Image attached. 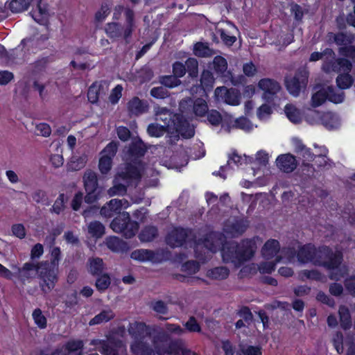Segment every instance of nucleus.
<instances>
[{"mask_svg": "<svg viewBox=\"0 0 355 355\" xmlns=\"http://www.w3.org/2000/svg\"><path fill=\"white\" fill-rule=\"evenodd\" d=\"M313 161L314 162V165L320 171L328 169L331 166L330 164L327 162V157L325 154L315 155Z\"/></svg>", "mask_w": 355, "mask_h": 355, "instance_id": "53", "label": "nucleus"}, {"mask_svg": "<svg viewBox=\"0 0 355 355\" xmlns=\"http://www.w3.org/2000/svg\"><path fill=\"white\" fill-rule=\"evenodd\" d=\"M158 236V229L154 225H146L139 232L138 237L141 242H150Z\"/></svg>", "mask_w": 355, "mask_h": 355, "instance_id": "28", "label": "nucleus"}, {"mask_svg": "<svg viewBox=\"0 0 355 355\" xmlns=\"http://www.w3.org/2000/svg\"><path fill=\"white\" fill-rule=\"evenodd\" d=\"M254 254L253 243L249 239L242 240L240 243L234 241H227L221 249L223 261L236 267L251 259Z\"/></svg>", "mask_w": 355, "mask_h": 355, "instance_id": "3", "label": "nucleus"}, {"mask_svg": "<svg viewBox=\"0 0 355 355\" xmlns=\"http://www.w3.org/2000/svg\"><path fill=\"white\" fill-rule=\"evenodd\" d=\"M159 83L165 88L173 89L181 84V80L173 75H164L159 77Z\"/></svg>", "mask_w": 355, "mask_h": 355, "instance_id": "38", "label": "nucleus"}, {"mask_svg": "<svg viewBox=\"0 0 355 355\" xmlns=\"http://www.w3.org/2000/svg\"><path fill=\"white\" fill-rule=\"evenodd\" d=\"M317 248L311 243H307L300 247L297 252L298 261L304 264L311 263L314 265Z\"/></svg>", "mask_w": 355, "mask_h": 355, "instance_id": "16", "label": "nucleus"}, {"mask_svg": "<svg viewBox=\"0 0 355 355\" xmlns=\"http://www.w3.org/2000/svg\"><path fill=\"white\" fill-rule=\"evenodd\" d=\"M248 225L243 220H239L225 226L224 230L227 234L232 237H238L242 235L247 230Z\"/></svg>", "mask_w": 355, "mask_h": 355, "instance_id": "25", "label": "nucleus"}, {"mask_svg": "<svg viewBox=\"0 0 355 355\" xmlns=\"http://www.w3.org/2000/svg\"><path fill=\"white\" fill-rule=\"evenodd\" d=\"M103 269L104 263L101 258L95 257L89 259V271L93 276L100 275Z\"/></svg>", "mask_w": 355, "mask_h": 355, "instance_id": "37", "label": "nucleus"}, {"mask_svg": "<svg viewBox=\"0 0 355 355\" xmlns=\"http://www.w3.org/2000/svg\"><path fill=\"white\" fill-rule=\"evenodd\" d=\"M175 114H176L170 112L167 108H162L156 113V120L162 121L164 123L162 125L166 126V128L171 131L172 126H174V116Z\"/></svg>", "mask_w": 355, "mask_h": 355, "instance_id": "24", "label": "nucleus"}, {"mask_svg": "<svg viewBox=\"0 0 355 355\" xmlns=\"http://www.w3.org/2000/svg\"><path fill=\"white\" fill-rule=\"evenodd\" d=\"M97 276L98 277L96 280L95 286L100 293H103L110 286L111 279L107 273L101 274Z\"/></svg>", "mask_w": 355, "mask_h": 355, "instance_id": "43", "label": "nucleus"}, {"mask_svg": "<svg viewBox=\"0 0 355 355\" xmlns=\"http://www.w3.org/2000/svg\"><path fill=\"white\" fill-rule=\"evenodd\" d=\"M110 13V4L107 2L102 3L101 8L95 13V21H103Z\"/></svg>", "mask_w": 355, "mask_h": 355, "instance_id": "51", "label": "nucleus"}, {"mask_svg": "<svg viewBox=\"0 0 355 355\" xmlns=\"http://www.w3.org/2000/svg\"><path fill=\"white\" fill-rule=\"evenodd\" d=\"M32 316L34 322L40 329H45L46 327L47 320L40 309H35L33 311Z\"/></svg>", "mask_w": 355, "mask_h": 355, "instance_id": "47", "label": "nucleus"}, {"mask_svg": "<svg viewBox=\"0 0 355 355\" xmlns=\"http://www.w3.org/2000/svg\"><path fill=\"white\" fill-rule=\"evenodd\" d=\"M354 78L350 73H338L336 82L338 87L340 89H347L354 83Z\"/></svg>", "mask_w": 355, "mask_h": 355, "instance_id": "35", "label": "nucleus"}, {"mask_svg": "<svg viewBox=\"0 0 355 355\" xmlns=\"http://www.w3.org/2000/svg\"><path fill=\"white\" fill-rule=\"evenodd\" d=\"M173 75L178 79L184 76L187 73L186 65L180 61H175L172 64Z\"/></svg>", "mask_w": 355, "mask_h": 355, "instance_id": "58", "label": "nucleus"}, {"mask_svg": "<svg viewBox=\"0 0 355 355\" xmlns=\"http://www.w3.org/2000/svg\"><path fill=\"white\" fill-rule=\"evenodd\" d=\"M131 350L135 355H155V347L152 348L150 345L144 340H135L130 346Z\"/></svg>", "mask_w": 355, "mask_h": 355, "instance_id": "22", "label": "nucleus"}, {"mask_svg": "<svg viewBox=\"0 0 355 355\" xmlns=\"http://www.w3.org/2000/svg\"><path fill=\"white\" fill-rule=\"evenodd\" d=\"M83 179L86 191L85 202L92 204L101 198L103 188L98 185L97 174L91 169L85 172Z\"/></svg>", "mask_w": 355, "mask_h": 355, "instance_id": "8", "label": "nucleus"}, {"mask_svg": "<svg viewBox=\"0 0 355 355\" xmlns=\"http://www.w3.org/2000/svg\"><path fill=\"white\" fill-rule=\"evenodd\" d=\"M148 327L141 322H135L130 323L128 326V333L135 340H144L146 336H150L147 332Z\"/></svg>", "mask_w": 355, "mask_h": 355, "instance_id": "19", "label": "nucleus"}, {"mask_svg": "<svg viewBox=\"0 0 355 355\" xmlns=\"http://www.w3.org/2000/svg\"><path fill=\"white\" fill-rule=\"evenodd\" d=\"M284 112L288 120L293 123L299 124L302 122L301 112L293 104H286L284 107Z\"/></svg>", "mask_w": 355, "mask_h": 355, "instance_id": "29", "label": "nucleus"}, {"mask_svg": "<svg viewBox=\"0 0 355 355\" xmlns=\"http://www.w3.org/2000/svg\"><path fill=\"white\" fill-rule=\"evenodd\" d=\"M129 113L131 115L139 116L146 113L149 109V105L146 101L141 100L137 96L130 99L127 105Z\"/></svg>", "mask_w": 355, "mask_h": 355, "instance_id": "18", "label": "nucleus"}, {"mask_svg": "<svg viewBox=\"0 0 355 355\" xmlns=\"http://www.w3.org/2000/svg\"><path fill=\"white\" fill-rule=\"evenodd\" d=\"M174 126H172L171 130H175L180 135L182 138L190 139L195 135V130L187 119L182 114H175Z\"/></svg>", "mask_w": 355, "mask_h": 355, "instance_id": "13", "label": "nucleus"}, {"mask_svg": "<svg viewBox=\"0 0 355 355\" xmlns=\"http://www.w3.org/2000/svg\"><path fill=\"white\" fill-rule=\"evenodd\" d=\"M136 28L135 13L133 9L127 8L125 10V23L109 22L105 25V31L110 39H123L129 43L132 33Z\"/></svg>", "mask_w": 355, "mask_h": 355, "instance_id": "4", "label": "nucleus"}, {"mask_svg": "<svg viewBox=\"0 0 355 355\" xmlns=\"http://www.w3.org/2000/svg\"><path fill=\"white\" fill-rule=\"evenodd\" d=\"M322 125L327 130L337 129L340 125L338 116L331 112L323 113L320 116Z\"/></svg>", "mask_w": 355, "mask_h": 355, "instance_id": "26", "label": "nucleus"}, {"mask_svg": "<svg viewBox=\"0 0 355 355\" xmlns=\"http://www.w3.org/2000/svg\"><path fill=\"white\" fill-rule=\"evenodd\" d=\"M107 248L114 252H123L127 250V243L116 236L110 237L107 239Z\"/></svg>", "mask_w": 355, "mask_h": 355, "instance_id": "30", "label": "nucleus"}, {"mask_svg": "<svg viewBox=\"0 0 355 355\" xmlns=\"http://www.w3.org/2000/svg\"><path fill=\"white\" fill-rule=\"evenodd\" d=\"M112 166V159L110 156H101L98 162V169L100 172L106 175L111 170Z\"/></svg>", "mask_w": 355, "mask_h": 355, "instance_id": "49", "label": "nucleus"}, {"mask_svg": "<svg viewBox=\"0 0 355 355\" xmlns=\"http://www.w3.org/2000/svg\"><path fill=\"white\" fill-rule=\"evenodd\" d=\"M230 270L225 266L215 267L207 271V277L212 279L223 280L228 277Z\"/></svg>", "mask_w": 355, "mask_h": 355, "instance_id": "34", "label": "nucleus"}, {"mask_svg": "<svg viewBox=\"0 0 355 355\" xmlns=\"http://www.w3.org/2000/svg\"><path fill=\"white\" fill-rule=\"evenodd\" d=\"M16 268L19 277L23 281L32 278L33 272H37L40 289L44 294L50 293L58 280V269L51 268L47 261L37 263L26 262L22 267L16 266Z\"/></svg>", "mask_w": 355, "mask_h": 355, "instance_id": "1", "label": "nucleus"}, {"mask_svg": "<svg viewBox=\"0 0 355 355\" xmlns=\"http://www.w3.org/2000/svg\"><path fill=\"white\" fill-rule=\"evenodd\" d=\"M33 0H12L8 8L13 13H19L27 10Z\"/></svg>", "mask_w": 355, "mask_h": 355, "instance_id": "36", "label": "nucleus"}, {"mask_svg": "<svg viewBox=\"0 0 355 355\" xmlns=\"http://www.w3.org/2000/svg\"><path fill=\"white\" fill-rule=\"evenodd\" d=\"M340 324L342 329L348 330L352 327V318L347 307L340 306L338 310Z\"/></svg>", "mask_w": 355, "mask_h": 355, "instance_id": "32", "label": "nucleus"}, {"mask_svg": "<svg viewBox=\"0 0 355 355\" xmlns=\"http://www.w3.org/2000/svg\"><path fill=\"white\" fill-rule=\"evenodd\" d=\"M215 95L224 98L225 102L231 105H238L240 103V92L235 89H227L225 87H218L215 89Z\"/></svg>", "mask_w": 355, "mask_h": 355, "instance_id": "14", "label": "nucleus"}, {"mask_svg": "<svg viewBox=\"0 0 355 355\" xmlns=\"http://www.w3.org/2000/svg\"><path fill=\"white\" fill-rule=\"evenodd\" d=\"M281 257L277 256L274 261L261 262L259 266V270L261 274H271L275 271L276 264L280 261Z\"/></svg>", "mask_w": 355, "mask_h": 355, "instance_id": "45", "label": "nucleus"}, {"mask_svg": "<svg viewBox=\"0 0 355 355\" xmlns=\"http://www.w3.org/2000/svg\"><path fill=\"white\" fill-rule=\"evenodd\" d=\"M277 166L283 172L289 173L297 166L296 157L291 153L282 154L276 159Z\"/></svg>", "mask_w": 355, "mask_h": 355, "instance_id": "15", "label": "nucleus"}, {"mask_svg": "<svg viewBox=\"0 0 355 355\" xmlns=\"http://www.w3.org/2000/svg\"><path fill=\"white\" fill-rule=\"evenodd\" d=\"M300 278L304 281L305 279L320 281L322 278V274L317 270H303L300 272Z\"/></svg>", "mask_w": 355, "mask_h": 355, "instance_id": "52", "label": "nucleus"}, {"mask_svg": "<svg viewBox=\"0 0 355 355\" xmlns=\"http://www.w3.org/2000/svg\"><path fill=\"white\" fill-rule=\"evenodd\" d=\"M61 259V250L60 247H54L51 250V261L49 266L51 268L58 269L59 261Z\"/></svg>", "mask_w": 355, "mask_h": 355, "instance_id": "57", "label": "nucleus"}, {"mask_svg": "<svg viewBox=\"0 0 355 355\" xmlns=\"http://www.w3.org/2000/svg\"><path fill=\"white\" fill-rule=\"evenodd\" d=\"M99 89L95 84H92L88 89L87 98L88 101L92 103H96L99 98Z\"/></svg>", "mask_w": 355, "mask_h": 355, "instance_id": "63", "label": "nucleus"}, {"mask_svg": "<svg viewBox=\"0 0 355 355\" xmlns=\"http://www.w3.org/2000/svg\"><path fill=\"white\" fill-rule=\"evenodd\" d=\"M196 239L193 231L190 228L175 227L166 236L165 241L168 245L172 248L182 247L187 242Z\"/></svg>", "mask_w": 355, "mask_h": 355, "instance_id": "9", "label": "nucleus"}, {"mask_svg": "<svg viewBox=\"0 0 355 355\" xmlns=\"http://www.w3.org/2000/svg\"><path fill=\"white\" fill-rule=\"evenodd\" d=\"M182 270L191 274L197 272L199 270V264L196 261H187L182 266Z\"/></svg>", "mask_w": 355, "mask_h": 355, "instance_id": "64", "label": "nucleus"}, {"mask_svg": "<svg viewBox=\"0 0 355 355\" xmlns=\"http://www.w3.org/2000/svg\"><path fill=\"white\" fill-rule=\"evenodd\" d=\"M329 40L333 38L334 42L338 46V52L340 56L350 57L355 61V35L351 33L339 31L338 33H329Z\"/></svg>", "mask_w": 355, "mask_h": 355, "instance_id": "6", "label": "nucleus"}, {"mask_svg": "<svg viewBox=\"0 0 355 355\" xmlns=\"http://www.w3.org/2000/svg\"><path fill=\"white\" fill-rule=\"evenodd\" d=\"M166 132H170L166 126L159 125L156 123H150L147 128L148 134L153 137H160L164 135Z\"/></svg>", "mask_w": 355, "mask_h": 355, "instance_id": "42", "label": "nucleus"}, {"mask_svg": "<svg viewBox=\"0 0 355 355\" xmlns=\"http://www.w3.org/2000/svg\"><path fill=\"white\" fill-rule=\"evenodd\" d=\"M214 78L212 73L209 70H204L201 74L200 83L205 87H212Z\"/></svg>", "mask_w": 355, "mask_h": 355, "instance_id": "60", "label": "nucleus"}, {"mask_svg": "<svg viewBox=\"0 0 355 355\" xmlns=\"http://www.w3.org/2000/svg\"><path fill=\"white\" fill-rule=\"evenodd\" d=\"M184 327L189 332H198L200 333L202 331L200 324L194 316H191L187 322L184 324Z\"/></svg>", "mask_w": 355, "mask_h": 355, "instance_id": "61", "label": "nucleus"}, {"mask_svg": "<svg viewBox=\"0 0 355 355\" xmlns=\"http://www.w3.org/2000/svg\"><path fill=\"white\" fill-rule=\"evenodd\" d=\"M88 232L93 237L98 239L105 234V227L99 221H92L88 225Z\"/></svg>", "mask_w": 355, "mask_h": 355, "instance_id": "40", "label": "nucleus"}, {"mask_svg": "<svg viewBox=\"0 0 355 355\" xmlns=\"http://www.w3.org/2000/svg\"><path fill=\"white\" fill-rule=\"evenodd\" d=\"M152 343L158 355H187L189 352L183 348L179 340H171L169 334L164 331H158L153 336Z\"/></svg>", "mask_w": 355, "mask_h": 355, "instance_id": "5", "label": "nucleus"}, {"mask_svg": "<svg viewBox=\"0 0 355 355\" xmlns=\"http://www.w3.org/2000/svg\"><path fill=\"white\" fill-rule=\"evenodd\" d=\"M343 261V254L341 251H334L329 246L321 245L317 248L314 266L331 270L329 279L337 282L345 275V272H343L340 268Z\"/></svg>", "mask_w": 355, "mask_h": 355, "instance_id": "2", "label": "nucleus"}, {"mask_svg": "<svg viewBox=\"0 0 355 355\" xmlns=\"http://www.w3.org/2000/svg\"><path fill=\"white\" fill-rule=\"evenodd\" d=\"M207 119L209 123L214 126L219 125L223 120L221 114L216 110L207 111Z\"/></svg>", "mask_w": 355, "mask_h": 355, "instance_id": "54", "label": "nucleus"}, {"mask_svg": "<svg viewBox=\"0 0 355 355\" xmlns=\"http://www.w3.org/2000/svg\"><path fill=\"white\" fill-rule=\"evenodd\" d=\"M193 53L200 58H208L214 55V51L207 43L198 42L194 44Z\"/></svg>", "mask_w": 355, "mask_h": 355, "instance_id": "31", "label": "nucleus"}, {"mask_svg": "<svg viewBox=\"0 0 355 355\" xmlns=\"http://www.w3.org/2000/svg\"><path fill=\"white\" fill-rule=\"evenodd\" d=\"M155 257L153 250L148 249H139L133 251L131 258L140 261H153Z\"/></svg>", "mask_w": 355, "mask_h": 355, "instance_id": "33", "label": "nucleus"}, {"mask_svg": "<svg viewBox=\"0 0 355 355\" xmlns=\"http://www.w3.org/2000/svg\"><path fill=\"white\" fill-rule=\"evenodd\" d=\"M115 317L114 313L111 309L101 311L89 322V326H94L107 322Z\"/></svg>", "mask_w": 355, "mask_h": 355, "instance_id": "27", "label": "nucleus"}, {"mask_svg": "<svg viewBox=\"0 0 355 355\" xmlns=\"http://www.w3.org/2000/svg\"><path fill=\"white\" fill-rule=\"evenodd\" d=\"M309 74L305 71H297L293 77L285 79V86L288 93L294 97L300 95L308 83Z\"/></svg>", "mask_w": 355, "mask_h": 355, "instance_id": "11", "label": "nucleus"}, {"mask_svg": "<svg viewBox=\"0 0 355 355\" xmlns=\"http://www.w3.org/2000/svg\"><path fill=\"white\" fill-rule=\"evenodd\" d=\"M49 62L50 58L49 56L42 57L41 58L37 59L32 64L34 71L42 72L44 71Z\"/></svg>", "mask_w": 355, "mask_h": 355, "instance_id": "59", "label": "nucleus"}, {"mask_svg": "<svg viewBox=\"0 0 355 355\" xmlns=\"http://www.w3.org/2000/svg\"><path fill=\"white\" fill-rule=\"evenodd\" d=\"M193 111L196 116H204L208 111L207 103L201 98H198L193 103Z\"/></svg>", "mask_w": 355, "mask_h": 355, "instance_id": "46", "label": "nucleus"}, {"mask_svg": "<svg viewBox=\"0 0 355 355\" xmlns=\"http://www.w3.org/2000/svg\"><path fill=\"white\" fill-rule=\"evenodd\" d=\"M117 175L127 183H130L133 180H139L141 178L138 168L130 163L127 164L123 171L118 173Z\"/></svg>", "mask_w": 355, "mask_h": 355, "instance_id": "20", "label": "nucleus"}, {"mask_svg": "<svg viewBox=\"0 0 355 355\" xmlns=\"http://www.w3.org/2000/svg\"><path fill=\"white\" fill-rule=\"evenodd\" d=\"M150 94L157 99H164L169 96L168 91L162 85L154 87L150 91Z\"/></svg>", "mask_w": 355, "mask_h": 355, "instance_id": "56", "label": "nucleus"}, {"mask_svg": "<svg viewBox=\"0 0 355 355\" xmlns=\"http://www.w3.org/2000/svg\"><path fill=\"white\" fill-rule=\"evenodd\" d=\"M42 0H37V11H33L32 17L34 20L40 24H44V18L48 15V10L46 6H42Z\"/></svg>", "mask_w": 355, "mask_h": 355, "instance_id": "41", "label": "nucleus"}, {"mask_svg": "<svg viewBox=\"0 0 355 355\" xmlns=\"http://www.w3.org/2000/svg\"><path fill=\"white\" fill-rule=\"evenodd\" d=\"M243 355H262V349L259 345H248L246 347L241 348Z\"/></svg>", "mask_w": 355, "mask_h": 355, "instance_id": "62", "label": "nucleus"}, {"mask_svg": "<svg viewBox=\"0 0 355 355\" xmlns=\"http://www.w3.org/2000/svg\"><path fill=\"white\" fill-rule=\"evenodd\" d=\"M110 227L115 232L121 233L125 238L131 239L137 232L139 224L132 220L128 212H123L112 220Z\"/></svg>", "mask_w": 355, "mask_h": 355, "instance_id": "7", "label": "nucleus"}, {"mask_svg": "<svg viewBox=\"0 0 355 355\" xmlns=\"http://www.w3.org/2000/svg\"><path fill=\"white\" fill-rule=\"evenodd\" d=\"M354 62L355 61L351 60L350 57L340 56L335 60L325 61L322 64V69L325 73H350Z\"/></svg>", "mask_w": 355, "mask_h": 355, "instance_id": "10", "label": "nucleus"}, {"mask_svg": "<svg viewBox=\"0 0 355 355\" xmlns=\"http://www.w3.org/2000/svg\"><path fill=\"white\" fill-rule=\"evenodd\" d=\"M186 69L189 74V76L194 78L198 76V62L197 59L194 58H189L186 62Z\"/></svg>", "mask_w": 355, "mask_h": 355, "instance_id": "44", "label": "nucleus"}, {"mask_svg": "<svg viewBox=\"0 0 355 355\" xmlns=\"http://www.w3.org/2000/svg\"><path fill=\"white\" fill-rule=\"evenodd\" d=\"M99 343L101 347V353L104 355H119L117 347H120L121 341L113 338H109L107 340H93L92 344Z\"/></svg>", "mask_w": 355, "mask_h": 355, "instance_id": "17", "label": "nucleus"}, {"mask_svg": "<svg viewBox=\"0 0 355 355\" xmlns=\"http://www.w3.org/2000/svg\"><path fill=\"white\" fill-rule=\"evenodd\" d=\"M214 70L218 73H223L227 69V62L225 58L222 56H216L214 59Z\"/></svg>", "mask_w": 355, "mask_h": 355, "instance_id": "55", "label": "nucleus"}, {"mask_svg": "<svg viewBox=\"0 0 355 355\" xmlns=\"http://www.w3.org/2000/svg\"><path fill=\"white\" fill-rule=\"evenodd\" d=\"M258 87L263 92V98L268 103L273 101L274 97L281 89L280 84L269 78H261L258 83Z\"/></svg>", "mask_w": 355, "mask_h": 355, "instance_id": "12", "label": "nucleus"}, {"mask_svg": "<svg viewBox=\"0 0 355 355\" xmlns=\"http://www.w3.org/2000/svg\"><path fill=\"white\" fill-rule=\"evenodd\" d=\"M280 250L279 242L276 239H269L263 245L261 254L266 259H270L277 257Z\"/></svg>", "mask_w": 355, "mask_h": 355, "instance_id": "23", "label": "nucleus"}, {"mask_svg": "<svg viewBox=\"0 0 355 355\" xmlns=\"http://www.w3.org/2000/svg\"><path fill=\"white\" fill-rule=\"evenodd\" d=\"M329 92L327 89H321L314 93L311 97L312 106L317 107L328 100Z\"/></svg>", "mask_w": 355, "mask_h": 355, "instance_id": "39", "label": "nucleus"}, {"mask_svg": "<svg viewBox=\"0 0 355 355\" xmlns=\"http://www.w3.org/2000/svg\"><path fill=\"white\" fill-rule=\"evenodd\" d=\"M148 150L147 146L141 139L133 141L128 147V155L131 159H137L143 157Z\"/></svg>", "mask_w": 355, "mask_h": 355, "instance_id": "21", "label": "nucleus"}, {"mask_svg": "<svg viewBox=\"0 0 355 355\" xmlns=\"http://www.w3.org/2000/svg\"><path fill=\"white\" fill-rule=\"evenodd\" d=\"M84 347V343L82 340H70L64 345L65 349L69 352H81Z\"/></svg>", "mask_w": 355, "mask_h": 355, "instance_id": "50", "label": "nucleus"}, {"mask_svg": "<svg viewBox=\"0 0 355 355\" xmlns=\"http://www.w3.org/2000/svg\"><path fill=\"white\" fill-rule=\"evenodd\" d=\"M216 34L220 37L223 42L227 46H232L236 42V37L230 35L225 29L216 27Z\"/></svg>", "mask_w": 355, "mask_h": 355, "instance_id": "48", "label": "nucleus"}]
</instances>
